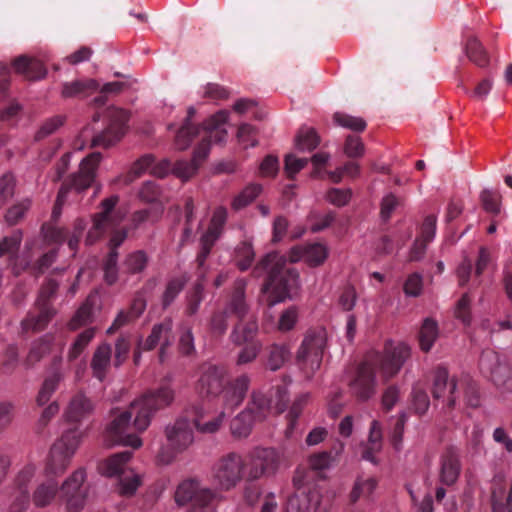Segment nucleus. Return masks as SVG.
Here are the masks:
<instances>
[{"instance_id": "obj_1", "label": "nucleus", "mask_w": 512, "mask_h": 512, "mask_svg": "<svg viewBox=\"0 0 512 512\" xmlns=\"http://www.w3.org/2000/svg\"><path fill=\"white\" fill-rule=\"evenodd\" d=\"M174 400V391L165 384L144 394L133 401L125 411H115L114 417L106 429V438L111 444L130 446L137 449L142 440L133 432L145 431L150 425L153 414L170 405Z\"/></svg>"}, {"instance_id": "obj_2", "label": "nucleus", "mask_w": 512, "mask_h": 512, "mask_svg": "<svg viewBox=\"0 0 512 512\" xmlns=\"http://www.w3.org/2000/svg\"><path fill=\"white\" fill-rule=\"evenodd\" d=\"M286 257L277 252L268 253L254 267L255 277L267 275L262 287L268 306H274L292 298L300 289V277L296 269L286 267Z\"/></svg>"}, {"instance_id": "obj_3", "label": "nucleus", "mask_w": 512, "mask_h": 512, "mask_svg": "<svg viewBox=\"0 0 512 512\" xmlns=\"http://www.w3.org/2000/svg\"><path fill=\"white\" fill-rule=\"evenodd\" d=\"M80 441L81 433L73 429L63 433L54 443L45 467L46 479L38 483L32 495V502L36 507H46L55 499L59 491L55 477L64 473Z\"/></svg>"}, {"instance_id": "obj_4", "label": "nucleus", "mask_w": 512, "mask_h": 512, "mask_svg": "<svg viewBox=\"0 0 512 512\" xmlns=\"http://www.w3.org/2000/svg\"><path fill=\"white\" fill-rule=\"evenodd\" d=\"M249 385L248 375H240L230 382L224 367L205 363L200 368L196 389L201 395L221 396L225 407L233 410L243 402Z\"/></svg>"}, {"instance_id": "obj_5", "label": "nucleus", "mask_w": 512, "mask_h": 512, "mask_svg": "<svg viewBox=\"0 0 512 512\" xmlns=\"http://www.w3.org/2000/svg\"><path fill=\"white\" fill-rule=\"evenodd\" d=\"M327 339V331L324 328L312 329L305 334L297 351L296 360L308 377L320 368L327 347Z\"/></svg>"}, {"instance_id": "obj_6", "label": "nucleus", "mask_w": 512, "mask_h": 512, "mask_svg": "<svg viewBox=\"0 0 512 512\" xmlns=\"http://www.w3.org/2000/svg\"><path fill=\"white\" fill-rule=\"evenodd\" d=\"M285 461V453L282 450L274 447H256L247 455L246 478L254 481L274 475Z\"/></svg>"}, {"instance_id": "obj_7", "label": "nucleus", "mask_w": 512, "mask_h": 512, "mask_svg": "<svg viewBox=\"0 0 512 512\" xmlns=\"http://www.w3.org/2000/svg\"><path fill=\"white\" fill-rule=\"evenodd\" d=\"M410 356L411 349L405 343L387 341L381 353H374L366 359L384 380H388L399 373Z\"/></svg>"}, {"instance_id": "obj_8", "label": "nucleus", "mask_w": 512, "mask_h": 512, "mask_svg": "<svg viewBox=\"0 0 512 512\" xmlns=\"http://www.w3.org/2000/svg\"><path fill=\"white\" fill-rule=\"evenodd\" d=\"M245 460L235 452L221 456L212 466L211 481L221 491H229L242 481L245 475Z\"/></svg>"}, {"instance_id": "obj_9", "label": "nucleus", "mask_w": 512, "mask_h": 512, "mask_svg": "<svg viewBox=\"0 0 512 512\" xmlns=\"http://www.w3.org/2000/svg\"><path fill=\"white\" fill-rule=\"evenodd\" d=\"M245 288L246 281L244 279H238L235 282L234 292L226 308L212 316L210 328L214 335L221 336L225 333L228 327V315H235L238 319H243L248 315L249 307L245 301Z\"/></svg>"}, {"instance_id": "obj_10", "label": "nucleus", "mask_w": 512, "mask_h": 512, "mask_svg": "<svg viewBox=\"0 0 512 512\" xmlns=\"http://www.w3.org/2000/svg\"><path fill=\"white\" fill-rule=\"evenodd\" d=\"M119 201L117 195L104 199L100 208L101 211L94 216L93 225L88 231L86 243L91 245L96 242L109 228L118 225L124 218V213L116 210L115 206Z\"/></svg>"}, {"instance_id": "obj_11", "label": "nucleus", "mask_w": 512, "mask_h": 512, "mask_svg": "<svg viewBox=\"0 0 512 512\" xmlns=\"http://www.w3.org/2000/svg\"><path fill=\"white\" fill-rule=\"evenodd\" d=\"M36 475L35 465L24 466L16 475L10 492L8 512H24L30 504V484Z\"/></svg>"}, {"instance_id": "obj_12", "label": "nucleus", "mask_w": 512, "mask_h": 512, "mask_svg": "<svg viewBox=\"0 0 512 512\" xmlns=\"http://www.w3.org/2000/svg\"><path fill=\"white\" fill-rule=\"evenodd\" d=\"M105 118L108 122L107 127L101 134L92 138V146L109 147L118 142L126 132V124L129 120L127 111L120 108H109Z\"/></svg>"}, {"instance_id": "obj_13", "label": "nucleus", "mask_w": 512, "mask_h": 512, "mask_svg": "<svg viewBox=\"0 0 512 512\" xmlns=\"http://www.w3.org/2000/svg\"><path fill=\"white\" fill-rule=\"evenodd\" d=\"M479 367L481 372L498 386H505L512 379L511 367L496 351H483Z\"/></svg>"}, {"instance_id": "obj_14", "label": "nucleus", "mask_w": 512, "mask_h": 512, "mask_svg": "<svg viewBox=\"0 0 512 512\" xmlns=\"http://www.w3.org/2000/svg\"><path fill=\"white\" fill-rule=\"evenodd\" d=\"M85 471L76 470L61 486V494L69 512H78L84 505L86 490L83 488Z\"/></svg>"}, {"instance_id": "obj_15", "label": "nucleus", "mask_w": 512, "mask_h": 512, "mask_svg": "<svg viewBox=\"0 0 512 512\" xmlns=\"http://www.w3.org/2000/svg\"><path fill=\"white\" fill-rule=\"evenodd\" d=\"M329 256V249L323 243H308L296 245L288 252L291 263L304 262L309 267H319Z\"/></svg>"}, {"instance_id": "obj_16", "label": "nucleus", "mask_w": 512, "mask_h": 512, "mask_svg": "<svg viewBox=\"0 0 512 512\" xmlns=\"http://www.w3.org/2000/svg\"><path fill=\"white\" fill-rule=\"evenodd\" d=\"M432 394L435 399H441L449 409H453L460 395L456 378H450L446 369L438 368L434 374Z\"/></svg>"}, {"instance_id": "obj_17", "label": "nucleus", "mask_w": 512, "mask_h": 512, "mask_svg": "<svg viewBox=\"0 0 512 512\" xmlns=\"http://www.w3.org/2000/svg\"><path fill=\"white\" fill-rule=\"evenodd\" d=\"M216 496V493L210 488H202L198 481L189 479L178 485L174 498L179 506H183L190 501H193V504L215 501Z\"/></svg>"}, {"instance_id": "obj_18", "label": "nucleus", "mask_w": 512, "mask_h": 512, "mask_svg": "<svg viewBox=\"0 0 512 512\" xmlns=\"http://www.w3.org/2000/svg\"><path fill=\"white\" fill-rule=\"evenodd\" d=\"M376 370L366 359L358 368L355 378L350 382L351 393L359 400L365 401L375 393Z\"/></svg>"}, {"instance_id": "obj_19", "label": "nucleus", "mask_w": 512, "mask_h": 512, "mask_svg": "<svg viewBox=\"0 0 512 512\" xmlns=\"http://www.w3.org/2000/svg\"><path fill=\"white\" fill-rule=\"evenodd\" d=\"M172 321L165 319L163 322L153 326L151 334L145 342L140 344L141 349L149 351L160 345L159 359L161 362L165 358V349L172 344Z\"/></svg>"}, {"instance_id": "obj_20", "label": "nucleus", "mask_w": 512, "mask_h": 512, "mask_svg": "<svg viewBox=\"0 0 512 512\" xmlns=\"http://www.w3.org/2000/svg\"><path fill=\"white\" fill-rule=\"evenodd\" d=\"M93 411L92 400L84 393L78 392L69 400L64 410V418L70 423H81L89 418Z\"/></svg>"}, {"instance_id": "obj_21", "label": "nucleus", "mask_w": 512, "mask_h": 512, "mask_svg": "<svg viewBox=\"0 0 512 512\" xmlns=\"http://www.w3.org/2000/svg\"><path fill=\"white\" fill-rule=\"evenodd\" d=\"M166 438L168 445L175 452L182 451L193 442V432L189 422L184 419L177 420L174 424L166 427Z\"/></svg>"}, {"instance_id": "obj_22", "label": "nucleus", "mask_w": 512, "mask_h": 512, "mask_svg": "<svg viewBox=\"0 0 512 512\" xmlns=\"http://www.w3.org/2000/svg\"><path fill=\"white\" fill-rule=\"evenodd\" d=\"M100 160L101 154L94 152L81 161L78 174L72 178V186L75 190L80 192L92 184Z\"/></svg>"}, {"instance_id": "obj_23", "label": "nucleus", "mask_w": 512, "mask_h": 512, "mask_svg": "<svg viewBox=\"0 0 512 512\" xmlns=\"http://www.w3.org/2000/svg\"><path fill=\"white\" fill-rule=\"evenodd\" d=\"M228 112L226 110H221L214 114L202 128V132L204 133L203 139L200 143L204 142L208 145V149L210 148V142L213 141L215 143H222L226 140L227 131L223 127V125L228 120Z\"/></svg>"}, {"instance_id": "obj_24", "label": "nucleus", "mask_w": 512, "mask_h": 512, "mask_svg": "<svg viewBox=\"0 0 512 512\" xmlns=\"http://www.w3.org/2000/svg\"><path fill=\"white\" fill-rule=\"evenodd\" d=\"M208 155V145L200 143L194 151L193 159L188 161H177L172 165V172L179 178L187 180L197 171L200 161H203Z\"/></svg>"}, {"instance_id": "obj_25", "label": "nucleus", "mask_w": 512, "mask_h": 512, "mask_svg": "<svg viewBox=\"0 0 512 512\" xmlns=\"http://www.w3.org/2000/svg\"><path fill=\"white\" fill-rule=\"evenodd\" d=\"M257 334V320L253 315H250L247 319L246 316L243 319H239V323L230 334V339L235 345L241 346L248 342L258 341L256 339Z\"/></svg>"}, {"instance_id": "obj_26", "label": "nucleus", "mask_w": 512, "mask_h": 512, "mask_svg": "<svg viewBox=\"0 0 512 512\" xmlns=\"http://www.w3.org/2000/svg\"><path fill=\"white\" fill-rule=\"evenodd\" d=\"M63 346L64 342L62 340L56 342L53 335H45L32 344L27 355V364L29 366L35 365L42 359L43 356L50 353L53 348H57L59 352H62Z\"/></svg>"}, {"instance_id": "obj_27", "label": "nucleus", "mask_w": 512, "mask_h": 512, "mask_svg": "<svg viewBox=\"0 0 512 512\" xmlns=\"http://www.w3.org/2000/svg\"><path fill=\"white\" fill-rule=\"evenodd\" d=\"M132 453L124 451L114 454L105 459L99 464V471L102 475L107 477H120L129 468L127 467L128 461L131 459Z\"/></svg>"}, {"instance_id": "obj_28", "label": "nucleus", "mask_w": 512, "mask_h": 512, "mask_svg": "<svg viewBox=\"0 0 512 512\" xmlns=\"http://www.w3.org/2000/svg\"><path fill=\"white\" fill-rule=\"evenodd\" d=\"M320 504L317 491L295 494L289 498L286 512H316Z\"/></svg>"}, {"instance_id": "obj_29", "label": "nucleus", "mask_w": 512, "mask_h": 512, "mask_svg": "<svg viewBox=\"0 0 512 512\" xmlns=\"http://www.w3.org/2000/svg\"><path fill=\"white\" fill-rule=\"evenodd\" d=\"M98 88L99 84L94 79L75 80L62 85L61 95L63 98L88 97Z\"/></svg>"}, {"instance_id": "obj_30", "label": "nucleus", "mask_w": 512, "mask_h": 512, "mask_svg": "<svg viewBox=\"0 0 512 512\" xmlns=\"http://www.w3.org/2000/svg\"><path fill=\"white\" fill-rule=\"evenodd\" d=\"M460 474V462L458 455L453 450H448L442 456L440 480L446 485L454 484Z\"/></svg>"}, {"instance_id": "obj_31", "label": "nucleus", "mask_w": 512, "mask_h": 512, "mask_svg": "<svg viewBox=\"0 0 512 512\" xmlns=\"http://www.w3.org/2000/svg\"><path fill=\"white\" fill-rule=\"evenodd\" d=\"M13 67L16 72L25 75V77L31 80L42 79L47 74V70L41 61L24 56L17 58L13 63Z\"/></svg>"}, {"instance_id": "obj_32", "label": "nucleus", "mask_w": 512, "mask_h": 512, "mask_svg": "<svg viewBox=\"0 0 512 512\" xmlns=\"http://www.w3.org/2000/svg\"><path fill=\"white\" fill-rule=\"evenodd\" d=\"M39 307L38 314H29L23 321L22 327L26 331H41L43 330L52 317L55 315V310L48 304L37 305Z\"/></svg>"}, {"instance_id": "obj_33", "label": "nucleus", "mask_w": 512, "mask_h": 512, "mask_svg": "<svg viewBox=\"0 0 512 512\" xmlns=\"http://www.w3.org/2000/svg\"><path fill=\"white\" fill-rule=\"evenodd\" d=\"M111 347L109 344H102L98 346L95 350L92 361L91 368L93 371V375L102 381L108 372L111 362Z\"/></svg>"}, {"instance_id": "obj_34", "label": "nucleus", "mask_w": 512, "mask_h": 512, "mask_svg": "<svg viewBox=\"0 0 512 512\" xmlns=\"http://www.w3.org/2000/svg\"><path fill=\"white\" fill-rule=\"evenodd\" d=\"M195 114V109L193 107H190L188 109V116L184 122V124L181 126V128L178 130L174 145L176 149L178 150H185L189 147L190 143L192 142L193 138L196 135H199L202 129L199 127H195L191 123V118Z\"/></svg>"}, {"instance_id": "obj_35", "label": "nucleus", "mask_w": 512, "mask_h": 512, "mask_svg": "<svg viewBox=\"0 0 512 512\" xmlns=\"http://www.w3.org/2000/svg\"><path fill=\"white\" fill-rule=\"evenodd\" d=\"M271 401L261 391H253L251 395V401L249 402L246 411L258 421H263L270 414Z\"/></svg>"}, {"instance_id": "obj_36", "label": "nucleus", "mask_w": 512, "mask_h": 512, "mask_svg": "<svg viewBox=\"0 0 512 512\" xmlns=\"http://www.w3.org/2000/svg\"><path fill=\"white\" fill-rule=\"evenodd\" d=\"M291 352L286 344H272L267 348L266 366L271 371L281 369L290 359Z\"/></svg>"}, {"instance_id": "obj_37", "label": "nucleus", "mask_w": 512, "mask_h": 512, "mask_svg": "<svg viewBox=\"0 0 512 512\" xmlns=\"http://www.w3.org/2000/svg\"><path fill=\"white\" fill-rule=\"evenodd\" d=\"M226 419L224 411H220L214 416L208 417L204 414H197L194 419V425L201 433L212 434L217 432Z\"/></svg>"}, {"instance_id": "obj_38", "label": "nucleus", "mask_w": 512, "mask_h": 512, "mask_svg": "<svg viewBox=\"0 0 512 512\" xmlns=\"http://www.w3.org/2000/svg\"><path fill=\"white\" fill-rule=\"evenodd\" d=\"M142 484V475L133 469H128L119 477L118 492L122 496H133Z\"/></svg>"}, {"instance_id": "obj_39", "label": "nucleus", "mask_w": 512, "mask_h": 512, "mask_svg": "<svg viewBox=\"0 0 512 512\" xmlns=\"http://www.w3.org/2000/svg\"><path fill=\"white\" fill-rule=\"evenodd\" d=\"M258 422L249 411L243 410L239 413L230 424V429L235 437H247L254 426Z\"/></svg>"}, {"instance_id": "obj_40", "label": "nucleus", "mask_w": 512, "mask_h": 512, "mask_svg": "<svg viewBox=\"0 0 512 512\" xmlns=\"http://www.w3.org/2000/svg\"><path fill=\"white\" fill-rule=\"evenodd\" d=\"M320 143L316 131L310 127H302L295 137V147L302 152L315 149Z\"/></svg>"}, {"instance_id": "obj_41", "label": "nucleus", "mask_w": 512, "mask_h": 512, "mask_svg": "<svg viewBox=\"0 0 512 512\" xmlns=\"http://www.w3.org/2000/svg\"><path fill=\"white\" fill-rule=\"evenodd\" d=\"M438 337L437 323L432 319H426L419 333L420 348L424 352L430 351Z\"/></svg>"}, {"instance_id": "obj_42", "label": "nucleus", "mask_w": 512, "mask_h": 512, "mask_svg": "<svg viewBox=\"0 0 512 512\" xmlns=\"http://www.w3.org/2000/svg\"><path fill=\"white\" fill-rule=\"evenodd\" d=\"M466 54L471 62L479 67L489 64V56L482 44L476 38H470L466 44Z\"/></svg>"}, {"instance_id": "obj_43", "label": "nucleus", "mask_w": 512, "mask_h": 512, "mask_svg": "<svg viewBox=\"0 0 512 512\" xmlns=\"http://www.w3.org/2000/svg\"><path fill=\"white\" fill-rule=\"evenodd\" d=\"M368 444L369 446L363 453V458L368 461L375 462L373 453L380 451L382 447L381 426L376 420L371 423Z\"/></svg>"}, {"instance_id": "obj_44", "label": "nucleus", "mask_w": 512, "mask_h": 512, "mask_svg": "<svg viewBox=\"0 0 512 512\" xmlns=\"http://www.w3.org/2000/svg\"><path fill=\"white\" fill-rule=\"evenodd\" d=\"M255 257L251 241H242L235 250L236 265L242 271L247 270Z\"/></svg>"}, {"instance_id": "obj_45", "label": "nucleus", "mask_w": 512, "mask_h": 512, "mask_svg": "<svg viewBox=\"0 0 512 512\" xmlns=\"http://www.w3.org/2000/svg\"><path fill=\"white\" fill-rule=\"evenodd\" d=\"M377 486V481L372 478H358L350 493V501L355 503L362 497H369Z\"/></svg>"}, {"instance_id": "obj_46", "label": "nucleus", "mask_w": 512, "mask_h": 512, "mask_svg": "<svg viewBox=\"0 0 512 512\" xmlns=\"http://www.w3.org/2000/svg\"><path fill=\"white\" fill-rule=\"evenodd\" d=\"M61 380L62 375L59 372L54 373L52 376L44 380L36 399L38 405H45L50 400Z\"/></svg>"}, {"instance_id": "obj_47", "label": "nucleus", "mask_w": 512, "mask_h": 512, "mask_svg": "<svg viewBox=\"0 0 512 512\" xmlns=\"http://www.w3.org/2000/svg\"><path fill=\"white\" fill-rule=\"evenodd\" d=\"M262 188L258 184H251L245 187L233 199L231 206L234 210H240L249 205L260 194Z\"/></svg>"}, {"instance_id": "obj_48", "label": "nucleus", "mask_w": 512, "mask_h": 512, "mask_svg": "<svg viewBox=\"0 0 512 512\" xmlns=\"http://www.w3.org/2000/svg\"><path fill=\"white\" fill-rule=\"evenodd\" d=\"M333 121L336 125L350 129L356 132H361L366 128V122L360 117H355L346 113L336 112L333 115Z\"/></svg>"}, {"instance_id": "obj_49", "label": "nucleus", "mask_w": 512, "mask_h": 512, "mask_svg": "<svg viewBox=\"0 0 512 512\" xmlns=\"http://www.w3.org/2000/svg\"><path fill=\"white\" fill-rule=\"evenodd\" d=\"M257 129L247 123L241 124L237 132V140L243 149L255 147L258 144Z\"/></svg>"}, {"instance_id": "obj_50", "label": "nucleus", "mask_w": 512, "mask_h": 512, "mask_svg": "<svg viewBox=\"0 0 512 512\" xmlns=\"http://www.w3.org/2000/svg\"><path fill=\"white\" fill-rule=\"evenodd\" d=\"M163 206L162 205H156L148 209H143L136 211L132 215V222L135 227H138L144 222H156L160 219V217L163 214Z\"/></svg>"}, {"instance_id": "obj_51", "label": "nucleus", "mask_w": 512, "mask_h": 512, "mask_svg": "<svg viewBox=\"0 0 512 512\" xmlns=\"http://www.w3.org/2000/svg\"><path fill=\"white\" fill-rule=\"evenodd\" d=\"M243 348L237 355V365H244L253 362L262 349L261 341H252L242 345Z\"/></svg>"}, {"instance_id": "obj_52", "label": "nucleus", "mask_w": 512, "mask_h": 512, "mask_svg": "<svg viewBox=\"0 0 512 512\" xmlns=\"http://www.w3.org/2000/svg\"><path fill=\"white\" fill-rule=\"evenodd\" d=\"M480 200L484 210L488 213L499 214L501 207V195L494 190L485 189L480 194Z\"/></svg>"}, {"instance_id": "obj_53", "label": "nucleus", "mask_w": 512, "mask_h": 512, "mask_svg": "<svg viewBox=\"0 0 512 512\" xmlns=\"http://www.w3.org/2000/svg\"><path fill=\"white\" fill-rule=\"evenodd\" d=\"M95 336V330L93 328L86 329L82 333H80L73 343L72 347L69 350L68 353V359L74 360L76 359L87 347V345L90 343V341Z\"/></svg>"}, {"instance_id": "obj_54", "label": "nucleus", "mask_w": 512, "mask_h": 512, "mask_svg": "<svg viewBox=\"0 0 512 512\" xmlns=\"http://www.w3.org/2000/svg\"><path fill=\"white\" fill-rule=\"evenodd\" d=\"M154 162V157L152 155H145L138 159L131 167L125 182L130 183L140 177L145 172L149 171L151 173L152 164Z\"/></svg>"}, {"instance_id": "obj_55", "label": "nucleus", "mask_w": 512, "mask_h": 512, "mask_svg": "<svg viewBox=\"0 0 512 512\" xmlns=\"http://www.w3.org/2000/svg\"><path fill=\"white\" fill-rule=\"evenodd\" d=\"M220 238V235L207 230L200 239V251L197 256V262L200 266L204 264L207 257L209 256L212 247L216 241Z\"/></svg>"}, {"instance_id": "obj_56", "label": "nucleus", "mask_w": 512, "mask_h": 512, "mask_svg": "<svg viewBox=\"0 0 512 512\" xmlns=\"http://www.w3.org/2000/svg\"><path fill=\"white\" fill-rule=\"evenodd\" d=\"M186 278L184 276L171 279L163 293V306H169L178 294L182 291L186 284Z\"/></svg>"}, {"instance_id": "obj_57", "label": "nucleus", "mask_w": 512, "mask_h": 512, "mask_svg": "<svg viewBox=\"0 0 512 512\" xmlns=\"http://www.w3.org/2000/svg\"><path fill=\"white\" fill-rule=\"evenodd\" d=\"M147 265V256L142 251H136L128 255L124 262V269L127 273L135 274L143 271Z\"/></svg>"}, {"instance_id": "obj_58", "label": "nucleus", "mask_w": 512, "mask_h": 512, "mask_svg": "<svg viewBox=\"0 0 512 512\" xmlns=\"http://www.w3.org/2000/svg\"><path fill=\"white\" fill-rule=\"evenodd\" d=\"M298 315V309L295 306L284 310L279 317L277 330L283 333L292 330L298 321Z\"/></svg>"}, {"instance_id": "obj_59", "label": "nucleus", "mask_w": 512, "mask_h": 512, "mask_svg": "<svg viewBox=\"0 0 512 512\" xmlns=\"http://www.w3.org/2000/svg\"><path fill=\"white\" fill-rule=\"evenodd\" d=\"M228 211L223 206H218L214 209L208 229L211 232H214L218 235H222L226 221H227Z\"/></svg>"}, {"instance_id": "obj_60", "label": "nucleus", "mask_w": 512, "mask_h": 512, "mask_svg": "<svg viewBox=\"0 0 512 512\" xmlns=\"http://www.w3.org/2000/svg\"><path fill=\"white\" fill-rule=\"evenodd\" d=\"M92 306L90 299L77 310L73 318L71 319L69 326L72 330L78 329L79 327L87 324L91 320Z\"/></svg>"}, {"instance_id": "obj_61", "label": "nucleus", "mask_w": 512, "mask_h": 512, "mask_svg": "<svg viewBox=\"0 0 512 512\" xmlns=\"http://www.w3.org/2000/svg\"><path fill=\"white\" fill-rule=\"evenodd\" d=\"M118 253L110 251L104 263V279L109 284H114L118 279L117 269Z\"/></svg>"}, {"instance_id": "obj_62", "label": "nucleus", "mask_w": 512, "mask_h": 512, "mask_svg": "<svg viewBox=\"0 0 512 512\" xmlns=\"http://www.w3.org/2000/svg\"><path fill=\"white\" fill-rule=\"evenodd\" d=\"M403 290L406 296L417 297L423 290V278L418 273L410 274L403 286Z\"/></svg>"}, {"instance_id": "obj_63", "label": "nucleus", "mask_w": 512, "mask_h": 512, "mask_svg": "<svg viewBox=\"0 0 512 512\" xmlns=\"http://www.w3.org/2000/svg\"><path fill=\"white\" fill-rule=\"evenodd\" d=\"M412 403L415 412L418 414H424L430 405V401L427 393L418 387H414L412 391Z\"/></svg>"}, {"instance_id": "obj_64", "label": "nucleus", "mask_w": 512, "mask_h": 512, "mask_svg": "<svg viewBox=\"0 0 512 512\" xmlns=\"http://www.w3.org/2000/svg\"><path fill=\"white\" fill-rule=\"evenodd\" d=\"M401 200L393 194H387L381 201L380 215L383 220H388L392 213L401 205Z\"/></svg>"}]
</instances>
